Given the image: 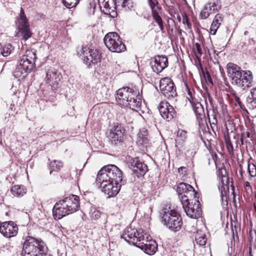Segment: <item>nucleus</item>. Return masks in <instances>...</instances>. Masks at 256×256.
<instances>
[{"mask_svg":"<svg viewBox=\"0 0 256 256\" xmlns=\"http://www.w3.org/2000/svg\"><path fill=\"white\" fill-rule=\"evenodd\" d=\"M245 186H250V183L248 182H246V183H245Z\"/></svg>","mask_w":256,"mask_h":256,"instance_id":"nucleus-55","label":"nucleus"},{"mask_svg":"<svg viewBox=\"0 0 256 256\" xmlns=\"http://www.w3.org/2000/svg\"><path fill=\"white\" fill-rule=\"evenodd\" d=\"M80 56L82 55L84 62L89 67L92 64H97L100 60L101 54L96 49L90 48L87 46H82L78 51Z\"/></svg>","mask_w":256,"mask_h":256,"instance_id":"nucleus-13","label":"nucleus"},{"mask_svg":"<svg viewBox=\"0 0 256 256\" xmlns=\"http://www.w3.org/2000/svg\"><path fill=\"white\" fill-rule=\"evenodd\" d=\"M195 240L198 246H204L206 244L207 238L204 234L198 233L196 235Z\"/></svg>","mask_w":256,"mask_h":256,"instance_id":"nucleus-34","label":"nucleus"},{"mask_svg":"<svg viewBox=\"0 0 256 256\" xmlns=\"http://www.w3.org/2000/svg\"><path fill=\"white\" fill-rule=\"evenodd\" d=\"M37 16L38 18H40L44 19V17H45V16L44 14H37Z\"/></svg>","mask_w":256,"mask_h":256,"instance_id":"nucleus-51","label":"nucleus"},{"mask_svg":"<svg viewBox=\"0 0 256 256\" xmlns=\"http://www.w3.org/2000/svg\"><path fill=\"white\" fill-rule=\"evenodd\" d=\"M222 21V18L220 14H217L215 16L210 28V32L211 34L214 35L216 34L217 30L219 28Z\"/></svg>","mask_w":256,"mask_h":256,"instance_id":"nucleus-27","label":"nucleus"},{"mask_svg":"<svg viewBox=\"0 0 256 256\" xmlns=\"http://www.w3.org/2000/svg\"><path fill=\"white\" fill-rule=\"evenodd\" d=\"M14 50V47L10 44H6L0 51V54L4 56H9L12 52Z\"/></svg>","mask_w":256,"mask_h":256,"instance_id":"nucleus-35","label":"nucleus"},{"mask_svg":"<svg viewBox=\"0 0 256 256\" xmlns=\"http://www.w3.org/2000/svg\"><path fill=\"white\" fill-rule=\"evenodd\" d=\"M62 76L54 68L48 69L44 78L45 82L51 87L52 90H56L60 86Z\"/></svg>","mask_w":256,"mask_h":256,"instance_id":"nucleus-15","label":"nucleus"},{"mask_svg":"<svg viewBox=\"0 0 256 256\" xmlns=\"http://www.w3.org/2000/svg\"><path fill=\"white\" fill-rule=\"evenodd\" d=\"M148 131L145 128H142L140 130L138 134V138L136 140L137 144L140 147V149L144 150L148 144L150 140L148 138Z\"/></svg>","mask_w":256,"mask_h":256,"instance_id":"nucleus-24","label":"nucleus"},{"mask_svg":"<svg viewBox=\"0 0 256 256\" xmlns=\"http://www.w3.org/2000/svg\"><path fill=\"white\" fill-rule=\"evenodd\" d=\"M138 89L136 86H124L116 92V100L122 106L134 110L140 108L142 105V98Z\"/></svg>","mask_w":256,"mask_h":256,"instance_id":"nucleus-2","label":"nucleus"},{"mask_svg":"<svg viewBox=\"0 0 256 256\" xmlns=\"http://www.w3.org/2000/svg\"><path fill=\"white\" fill-rule=\"evenodd\" d=\"M104 42L106 48L112 52H120L126 50L125 45L115 32L107 34L104 38Z\"/></svg>","mask_w":256,"mask_h":256,"instance_id":"nucleus-8","label":"nucleus"},{"mask_svg":"<svg viewBox=\"0 0 256 256\" xmlns=\"http://www.w3.org/2000/svg\"><path fill=\"white\" fill-rule=\"evenodd\" d=\"M10 192L14 196H22L26 192V188L23 185H14L10 188Z\"/></svg>","mask_w":256,"mask_h":256,"instance_id":"nucleus-28","label":"nucleus"},{"mask_svg":"<svg viewBox=\"0 0 256 256\" xmlns=\"http://www.w3.org/2000/svg\"><path fill=\"white\" fill-rule=\"evenodd\" d=\"M62 167V163L59 160H54L49 164L50 174L52 171H58Z\"/></svg>","mask_w":256,"mask_h":256,"instance_id":"nucleus-32","label":"nucleus"},{"mask_svg":"<svg viewBox=\"0 0 256 256\" xmlns=\"http://www.w3.org/2000/svg\"><path fill=\"white\" fill-rule=\"evenodd\" d=\"M101 10L104 14H110L111 17L115 18L117 16L116 0H98Z\"/></svg>","mask_w":256,"mask_h":256,"instance_id":"nucleus-18","label":"nucleus"},{"mask_svg":"<svg viewBox=\"0 0 256 256\" xmlns=\"http://www.w3.org/2000/svg\"><path fill=\"white\" fill-rule=\"evenodd\" d=\"M96 183L109 197L114 196L124 183L122 180V172L114 164L104 166L98 173Z\"/></svg>","mask_w":256,"mask_h":256,"instance_id":"nucleus-1","label":"nucleus"},{"mask_svg":"<svg viewBox=\"0 0 256 256\" xmlns=\"http://www.w3.org/2000/svg\"><path fill=\"white\" fill-rule=\"evenodd\" d=\"M238 106H240V108L242 109V110H244L245 109V106H244L242 103L241 104L238 105Z\"/></svg>","mask_w":256,"mask_h":256,"instance_id":"nucleus-54","label":"nucleus"},{"mask_svg":"<svg viewBox=\"0 0 256 256\" xmlns=\"http://www.w3.org/2000/svg\"><path fill=\"white\" fill-rule=\"evenodd\" d=\"M163 2L166 5L170 3H172L171 0H163Z\"/></svg>","mask_w":256,"mask_h":256,"instance_id":"nucleus-52","label":"nucleus"},{"mask_svg":"<svg viewBox=\"0 0 256 256\" xmlns=\"http://www.w3.org/2000/svg\"><path fill=\"white\" fill-rule=\"evenodd\" d=\"M162 222L170 230H179L182 224L181 216L170 208H164L160 212Z\"/></svg>","mask_w":256,"mask_h":256,"instance_id":"nucleus-6","label":"nucleus"},{"mask_svg":"<svg viewBox=\"0 0 256 256\" xmlns=\"http://www.w3.org/2000/svg\"><path fill=\"white\" fill-rule=\"evenodd\" d=\"M247 106L252 110L256 108V88H252L246 98Z\"/></svg>","mask_w":256,"mask_h":256,"instance_id":"nucleus-26","label":"nucleus"},{"mask_svg":"<svg viewBox=\"0 0 256 256\" xmlns=\"http://www.w3.org/2000/svg\"><path fill=\"white\" fill-rule=\"evenodd\" d=\"M248 34V31H246L244 32V35L246 36Z\"/></svg>","mask_w":256,"mask_h":256,"instance_id":"nucleus-57","label":"nucleus"},{"mask_svg":"<svg viewBox=\"0 0 256 256\" xmlns=\"http://www.w3.org/2000/svg\"><path fill=\"white\" fill-rule=\"evenodd\" d=\"M186 90H187V92H188V96L190 98H192V93L190 92V88H188V84H186Z\"/></svg>","mask_w":256,"mask_h":256,"instance_id":"nucleus-50","label":"nucleus"},{"mask_svg":"<svg viewBox=\"0 0 256 256\" xmlns=\"http://www.w3.org/2000/svg\"><path fill=\"white\" fill-rule=\"evenodd\" d=\"M208 117H209V114H208ZM208 118L210 119V118Z\"/></svg>","mask_w":256,"mask_h":256,"instance_id":"nucleus-60","label":"nucleus"},{"mask_svg":"<svg viewBox=\"0 0 256 256\" xmlns=\"http://www.w3.org/2000/svg\"><path fill=\"white\" fill-rule=\"evenodd\" d=\"M228 72L232 78V83L244 90L253 85V76L250 70H244L238 65L230 62L227 64Z\"/></svg>","mask_w":256,"mask_h":256,"instance_id":"nucleus-3","label":"nucleus"},{"mask_svg":"<svg viewBox=\"0 0 256 256\" xmlns=\"http://www.w3.org/2000/svg\"><path fill=\"white\" fill-rule=\"evenodd\" d=\"M150 65L153 72L159 74L168 66V58L164 56H157L152 60Z\"/></svg>","mask_w":256,"mask_h":256,"instance_id":"nucleus-21","label":"nucleus"},{"mask_svg":"<svg viewBox=\"0 0 256 256\" xmlns=\"http://www.w3.org/2000/svg\"><path fill=\"white\" fill-rule=\"evenodd\" d=\"M158 110L161 116L168 121L172 120L176 116L173 106L167 102H162L160 104Z\"/></svg>","mask_w":256,"mask_h":256,"instance_id":"nucleus-19","label":"nucleus"},{"mask_svg":"<svg viewBox=\"0 0 256 256\" xmlns=\"http://www.w3.org/2000/svg\"><path fill=\"white\" fill-rule=\"evenodd\" d=\"M212 13H215L219 11L221 8L220 2V0H212L205 4Z\"/></svg>","mask_w":256,"mask_h":256,"instance_id":"nucleus-29","label":"nucleus"},{"mask_svg":"<svg viewBox=\"0 0 256 256\" xmlns=\"http://www.w3.org/2000/svg\"><path fill=\"white\" fill-rule=\"evenodd\" d=\"M195 46L198 52L200 54H202V52L200 48V44L199 43L197 42L195 44Z\"/></svg>","mask_w":256,"mask_h":256,"instance_id":"nucleus-48","label":"nucleus"},{"mask_svg":"<svg viewBox=\"0 0 256 256\" xmlns=\"http://www.w3.org/2000/svg\"><path fill=\"white\" fill-rule=\"evenodd\" d=\"M126 116H128L127 113L120 114L117 115V118L120 122L130 123L132 121L130 120H126Z\"/></svg>","mask_w":256,"mask_h":256,"instance_id":"nucleus-39","label":"nucleus"},{"mask_svg":"<svg viewBox=\"0 0 256 256\" xmlns=\"http://www.w3.org/2000/svg\"><path fill=\"white\" fill-rule=\"evenodd\" d=\"M208 100H209L210 102L212 104V97L210 96H208Z\"/></svg>","mask_w":256,"mask_h":256,"instance_id":"nucleus-53","label":"nucleus"},{"mask_svg":"<svg viewBox=\"0 0 256 256\" xmlns=\"http://www.w3.org/2000/svg\"><path fill=\"white\" fill-rule=\"evenodd\" d=\"M90 215L92 219L96 220L100 217L101 212L100 210H97L95 208H92L90 209Z\"/></svg>","mask_w":256,"mask_h":256,"instance_id":"nucleus-37","label":"nucleus"},{"mask_svg":"<svg viewBox=\"0 0 256 256\" xmlns=\"http://www.w3.org/2000/svg\"><path fill=\"white\" fill-rule=\"evenodd\" d=\"M117 6H120L126 10H130L133 7L131 0H116Z\"/></svg>","mask_w":256,"mask_h":256,"instance_id":"nucleus-31","label":"nucleus"},{"mask_svg":"<svg viewBox=\"0 0 256 256\" xmlns=\"http://www.w3.org/2000/svg\"><path fill=\"white\" fill-rule=\"evenodd\" d=\"M150 6L152 9V12L153 10H156L154 9V6L158 5V2L157 0H149L148 1Z\"/></svg>","mask_w":256,"mask_h":256,"instance_id":"nucleus-43","label":"nucleus"},{"mask_svg":"<svg viewBox=\"0 0 256 256\" xmlns=\"http://www.w3.org/2000/svg\"><path fill=\"white\" fill-rule=\"evenodd\" d=\"M176 192L181 202H188L193 198H198L199 196V194L191 185L184 182H180L178 185Z\"/></svg>","mask_w":256,"mask_h":256,"instance_id":"nucleus-11","label":"nucleus"},{"mask_svg":"<svg viewBox=\"0 0 256 256\" xmlns=\"http://www.w3.org/2000/svg\"><path fill=\"white\" fill-rule=\"evenodd\" d=\"M182 22L184 24H186L188 27L191 26V24L188 21V18L186 16L183 18Z\"/></svg>","mask_w":256,"mask_h":256,"instance_id":"nucleus-47","label":"nucleus"},{"mask_svg":"<svg viewBox=\"0 0 256 256\" xmlns=\"http://www.w3.org/2000/svg\"><path fill=\"white\" fill-rule=\"evenodd\" d=\"M160 88L163 95L170 100L176 101L178 96L176 88L173 81L169 78H162L160 81Z\"/></svg>","mask_w":256,"mask_h":256,"instance_id":"nucleus-10","label":"nucleus"},{"mask_svg":"<svg viewBox=\"0 0 256 256\" xmlns=\"http://www.w3.org/2000/svg\"><path fill=\"white\" fill-rule=\"evenodd\" d=\"M246 136H247V137H249L250 136V134L248 132H247Z\"/></svg>","mask_w":256,"mask_h":256,"instance_id":"nucleus-58","label":"nucleus"},{"mask_svg":"<svg viewBox=\"0 0 256 256\" xmlns=\"http://www.w3.org/2000/svg\"><path fill=\"white\" fill-rule=\"evenodd\" d=\"M254 210L256 212V206L254 204Z\"/></svg>","mask_w":256,"mask_h":256,"instance_id":"nucleus-59","label":"nucleus"},{"mask_svg":"<svg viewBox=\"0 0 256 256\" xmlns=\"http://www.w3.org/2000/svg\"><path fill=\"white\" fill-rule=\"evenodd\" d=\"M64 4L68 8L75 7L80 0H62Z\"/></svg>","mask_w":256,"mask_h":256,"instance_id":"nucleus-36","label":"nucleus"},{"mask_svg":"<svg viewBox=\"0 0 256 256\" xmlns=\"http://www.w3.org/2000/svg\"><path fill=\"white\" fill-rule=\"evenodd\" d=\"M28 72L22 66L18 64L13 72V75L16 78H24L28 75Z\"/></svg>","mask_w":256,"mask_h":256,"instance_id":"nucleus-30","label":"nucleus"},{"mask_svg":"<svg viewBox=\"0 0 256 256\" xmlns=\"http://www.w3.org/2000/svg\"><path fill=\"white\" fill-rule=\"evenodd\" d=\"M232 184L230 185V186L232 188V194H233V202L234 204V206L236 208H240V202H236V194L234 193V186L232 184V182H231Z\"/></svg>","mask_w":256,"mask_h":256,"instance_id":"nucleus-42","label":"nucleus"},{"mask_svg":"<svg viewBox=\"0 0 256 256\" xmlns=\"http://www.w3.org/2000/svg\"><path fill=\"white\" fill-rule=\"evenodd\" d=\"M177 135L178 139L176 140H178L180 138V140L184 141L187 138L186 132L182 130H179L178 131Z\"/></svg>","mask_w":256,"mask_h":256,"instance_id":"nucleus-40","label":"nucleus"},{"mask_svg":"<svg viewBox=\"0 0 256 256\" xmlns=\"http://www.w3.org/2000/svg\"><path fill=\"white\" fill-rule=\"evenodd\" d=\"M186 215L192 218H200L202 213L200 204L198 198H193L186 202H181Z\"/></svg>","mask_w":256,"mask_h":256,"instance_id":"nucleus-12","label":"nucleus"},{"mask_svg":"<svg viewBox=\"0 0 256 256\" xmlns=\"http://www.w3.org/2000/svg\"><path fill=\"white\" fill-rule=\"evenodd\" d=\"M16 30L17 36H21L22 39L26 41L32 36V32L30 30L28 20L24 14L22 8H20V13L16 18Z\"/></svg>","mask_w":256,"mask_h":256,"instance_id":"nucleus-7","label":"nucleus"},{"mask_svg":"<svg viewBox=\"0 0 256 256\" xmlns=\"http://www.w3.org/2000/svg\"><path fill=\"white\" fill-rule=\"evenodd\" d=\"M79 197L72 195L57 202L52 209L54 219H60L78 210L80 208Z\"/></svg>","mask_w":256,"mask_h":256,"instance_id":"nucleus-4","label":"nucleus"},{"mask_svg":"<svg viewBox=\"0 0 256 256\" xmlns=\"http://www.w3.org/2000/svg\"><path fill=\"white\" fill-rule=\"evenodd\" d=\"M248 170L250 175L252 177L256 176V167L254 164H252L248 165Z\"/></svg>","mask_w":256,"mask_h":256,"instance_id":"nucleus-41","label":"nucleus"},{"mask_svg":"<svg viewBox=\"0 0 256 256\" xmlns=\"http://www.w3.org/2000/svg\"><path fill=\"white\" fill-rule=\"evenodd\" d=\"M226 147L228 149V150L230 154L232 153L234 149L233 146L232 144V142L229 140H226Z\"/></svg>","mask_w":256,"mask_h":256,"instance_id":"nucleus-44","label":"nucleus"},{"mask_svg":"<svg viewBox=\"0 0 256 256\" xmlns=\"http://www.w3.org/2000/svg\"><path fill=\"white\" fill-rule=\"evenodd\" d=\"M18 228L14 222L8 221L1 224L0 232L6 238L16 236L18 234Z\"/></svg>","mask_w":256,"mask_h":256,"instance_id":"nucleus-20","label":"nucleus"},{"mask_svg":"<svg viewBox=\"0 0 256 256\" xmlns=\"http://www.w3.org/2000/svg\"><path fill=\"white\" fill-rule=\"evenodd\" d=\"M48 248L44 242L28 236L24 244L22 256H46Z\"/></svg>","mask_w":256,"mask_h":256,"instance_id":"nucleus-5","label":"nucleus"},{"mask_svg":"<svg viewBox=\"0 0 256 256\" xmlns=\"http://www.w3.org/2000/svg\"><path fill=\"white\" fill-rule=\"evenodd\" d=\"M234 99L236 101V102H237L238 104V105H240L242 103V102L240 101V98H239L238 96H234Z\"/></svg>","mask_w":256,"mask_h":256,"instance_id":"nucleus-49","label":"nucleus"},{"mask_svg":"<svg viewBox=\"0 0 256 256\" xmlns=\"http://www.w3.org/2000/svg\"><path fill=\"white\" fill-rule=\"evenodd\" d=\"M204 76L205 78L210 83L212 84V80L208 72H206Z\"/></svg>","mask_w":256,"mask_h":256,"instance_id":"nucleus-46","label":"nucleus"},{"mask_svg":"<svg viewBox=\"0 0 256 256\" xmlns=\"http://www.w3.org/2000/svg\"><path fill=\"white\" fill-rule=\"evenodd\" d=\"M214 122H216V120L215 118H214L212 124H214Z\"/></svg>","mask_w":256,"mask_h":256,"instance_id":"nucleus-56","label":"nucleus"},{"mask_svg":"<svg viewBox=\"0 0 256 256\" xmlns=\"http://www.w3.org/2000/svg\"><path fill=\"white\" fill-rule=\"evenodd\" d=\"M129 166L138 177L144 176L148 170L147 166L138 158H130Z\"/></svg>","mask_w":256,"mask_h":256,"instance_id":"nucleus-17","label":"nucleus"},{"mask_svg":"<svg viewBox=\"0 0 256 256\" xmlns=\"http://www.w3.org/2000/svg\"><path fill=\"white\" fill-rule=\"evenodd\" d=\"M192 110L196 114L197 120H202L205 118L204 108L202 104L193 99L190 100Z\"/></svg>","mask_w":256,"mask_h":256,"instance_id":"nucleus-25","label":"nucleus"},{"mask_svg":"<svg viewBox=\"0 0 256 256\" xmlns=\"http://www.w3.org/2000/svg\"><path fill=\"white\" fill-rule=\"evenodd\" d=\"M152 16L153 17L154 20L157 22L162 32H164V26L163 24V22L162 18L159 15L158 12L156 10H153L152 12Z\"/></svg>","mask_w":256,"mask_h":256,"instance_id":"nucleus-33","label":"nucleus"},{"mask_svg":"<svg viewBox=\"0 0 256 256\" xmlns=\"http://www.w3.org/2000/svg\"><path fill=\"white\" fill-rule=\"evenodd\" d=\"M218 177L221 182V186L218 187L220 191V197L222 205H228L227 194L229 193L230 178L228 176L225 168H219L217 172Z\"/></svg>","mask_w":256,"mask_h":256,"instance_id":"nucleus-9","label":"nucleus"},{"mask_svg":"<svg viewBox=\"0 0 256 256\" xmlns=\"http://www.w3.org/2000/svg\"><path fill=\"white\" fill-rule=\"evenodd\" d=\"M36 59L35 51L27 50L26 54L20 59L18 64L23 69L26 70L30 73L35 67L36 60Z\"/></svg>","mask_w":256,"mask_h":256,"instance_id":"nucleus-14","label":"nucleus"},{"mask_svg":"<svg viewBox=\"0 0 256 256\" xmlns=\"http://www.w3.org/2000/svg\"><path fill=\"white\" fill-rule=\"evenodd\" d=\"M140 234V230L127 228L121 236V238L124 239L126 242L135 246H138V242L144 240V237Z\"/></svg>","mask_w":256,"mask_h":256,"instance_id":"nucleus-16","label":"nucleus"},{"mask_svg":"<svg viewBox=\"0 0 256 256\" xmlns=\"http://www.w3.org/2000/svg\"><path fill=\"white\" fill-rule=\"evenodd\" d=\"M125 132L124 128L118 123H114V126L110 130V138L112 142L115 144L117 142H120L123 138Z\"/></svg>","mask_w":256,"mask_h":256,"instance_id":"nucleus-22","label":"nucleus"},{"mask_svg":"<svg viewBox=\"0 0 256 256\" xmlns=\"http://www.w3.org/2000/svg\"><path fill=\"white\" fill-rule=\"evenodd\" d=\"M136 247L140 248L145 253L152 255L158 250V244L155 240L150 239V240H146V243L144 242L138 243Z\"/></svg>","mask_w":256,"mask_h":256,"instance_id":"nucleus-23","label":"nucleus"},{"mask_svg":"<svg viewBox=\"0 0 256 256\" xmlns=\"http://www.w3.org/2000/svg\"><path fill=\"white\" fill-rule=\"evenodd\" d=\"M142 235L144 237V240H141L138 242V243L140 242H144V243H146V240H150V239H152L150 238L149 237V236L146 234H144L142 232H140V236Z\"/></svg>","mask_w":256,"mask_h":256,"instance_id":"nucleus-45","label":"nucleus"},{"mask_svg":"<svg viewBox=\"0 0 256 256\" xmlns=\"http://www.w3.org/2000/svg\"><path fill=\"white\" fill-rule=\"evenodd\" d=\"M208 8L207 6L204 5V8L202 9L200 13V18L206 19L209 16L210 14H212V12L208 11Z\"/></svg>","mask_w":256,"mask_h":256,"instance_id":"nucleus-38","label":"nucleus"}]
</instances>
